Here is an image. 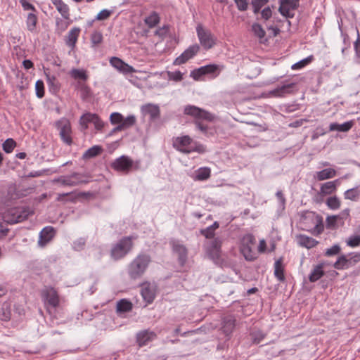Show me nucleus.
I'll return each mask as SVG.
<instances>
[{"instance_id":"obj_1","label":"nucleus","mask_w":360,"mask_h":360,"mask_svg":"<svg viewBox=\"0 0 360 360\" xmlns=\"http://www.w3.org/2000/svg\"><path fill=\"white\" fill-rule=\"evenodd\" d=\"M172 146L177 151L184 154L198 153L200 154L206 152V147L200 142L194 141L188 135H183L172 139Z\"/></svg>"},{"instance_id":"obj_42","label":"nucleus","mask_w":360,"mask_h":360,"mask_svg":"<svg viewBox=\"0 0 360 360\" xmlns=\"http://www.w3.org/2000/svg\"><path fill=\"white\" fill-rule=\"evenodd\" d=\"M314 59V57L313 55H310L307 56V58L300 60V61L294 63L291 66V69L296 70H300L310 64Z\"/></svg>"},{"instance_id":"obj_39","label":"nucleus","mask_w":360,"mask_h":360,"mask_svg":"<svg viewBox=\"0 0 360 360\" xmlns=\"http://www.w3.org/2000/svg\"><path fill=\"white\" fill-rule=\"evenodd\" d=\"M70 75L74 79H80L84 82L88 79V75L84 69L73 68L70 70Z\"/></svg>"},{"instance_id":"obj_8","label":"nucleus","mask_w":360,"mask_h":360,"mask_svg":"<svg viewBox=\"0 0 360 360\" xmlns=\"http://www.w3.org/2000/svg\"><path fill=\"white\" fill-rule=\"evenodd\" d=\"M207 256L217 265L224 267L231 264V259L228 254L221 249H207Z\"/></svg>"},{"instance_id":"obj_46","label":"nucleus","mask_w":360,"mask_h":360,"mask_svg":"<svg viewBox=\"0 0 360 360\" xmlns=\"http://www.w3.org/2000/svg\"><path fill=\"white\" fill-rule=\"evenodd\" d=\"M326 205L330 210H335L340 208V200L336 195L329 197L326 200Z\"/></svg>"},{"instance_id":"obj_22","label":"nucleus","mask_w":360,"mask_h":360,"mask_svg":"<svg viewBox=\"0 0 360 360\" xmlns=\"http://www.w3.org/2000/svg\"><path fill=\"white\" fill-rule=\"evenodd\" d=\"M236 319L233 316H227L222 321L221 330L226 336L229 335L236 326Z\"/></svg>"},{"instance_id":"obj_7","label":"nucleus","mask_w":360,"mask_h":360,"mask_svg":"<svg viewBox=\"0 0 360 360\" xmlns=\"http://www.w3.org/2000/svg\"><path fill=\"white\" fill-rule=\"evenodd\" d=\"M30 212L27 207H15L9 209L6 213V221L10 224H16L27 219Z\"/></svg>"},{"instance_id":"obj_23","label":"nucleus","mask_w":360,"mask_h":360,"mask_svg":"<svg viewBox=\"0 0 360 360\" xmlns=\"http://www.w3.org/2000/svg\"><path fill=\"white\" fill-rule=\"evenodd\" d=\"M339 184V179L326 182L321 186L320 193L323 195H330L336 191Z\"/></svg>"},{"instance_id":"obj_31","label":"nucleus","mask_w":360,"mask_h":360,"mask_svg":"<svg viewBox=\"0 0 360 360\" xmlns=\"http://www.w3.org/2000/svg\"><path fill=\"white\" fill-rule=\"evenodd\" d=\"M345 200L357 202L360 199V188L359 186L345 191L343 193Z\"/></svg>"},{"instance_id":"obj_61","label":"nucleus","mask_w":360,"mask_h":360,"mask_svg":"<svg viewBox=\"0 0 360 360\" xmlns=\"http://www.w3.org/2000/svg\"><path fill=\"white\" fill-rule=\"evenodd\" d=\"M354 49L355 51V56L358 62L360 63V34L359 31H357V38L354 43Z\"/></svg>"},{"instance_id":"obj_55","label":"nucleus","mask_w":360,"mask_h":360,"mask_svg":"<svg viewBox=\"0 0 360 360\" xmlns=\"http://www.w3.org/2000/svg\"><path fill=\"white\" fill-rule=\"evenodd\" d=\"M169 32V25H164L162 27H160L155 30V34L161 38H164L168 35Z\"/></svg>"},{"instance_id":"obj_33","label":"nucleus","mask_w":360,"mask_h":360,"mask_svg":"<svg viewBox=\"0 0 360 360\" xmlns=\"http://www.w3.org/2000/svg\"><path fill=\"white\" fill-rule=\"evenodd\" d=\"M336 171L333 168H326L316 173L315 178L318 181H323L326 179L333 178L336 176Z\"/></svg>"},{"instance_id":"obj_49","label":"nucleus","mask_w":360,"mask_h":360,"mask_svg":"<svg viewBox=\"0 0 360 360\" xmlns=\"http://www.w3.org/2000/svg\"><path fill=\"white\" fill-rule=\"evenodd\" d=\"M15 141L13 139L8 138L3 143L2 148L6 153H11L15 148Z\"/></svg>"},{"instance_id":"obj_59","label":"nucleus","mask_w":360,"mask_h":360,"mask_svg":"<svg viewBox=\"0 0 360 360\" xmlns=\"http://www.w3.org/2000/svg\"><path fill=\"white\" fill-rule=\"evenodd\" d=\"M200 233L207 239H212L215 236V231L209 226L205 229L200 230Z\"/></svg>"},{"instance_id":"obj_54","label":"nucleus","mask_w":360,"mask_h":360,"mask_svg":"<svg viewBox=\"0 0 360 360\" xmlns=\"http://www.w3.org/2000/svg\"><path fill=\"white\" fill-rule=\"evenodd\" d=\"M167 76L171 81L180 82L183 79V73L179 70L169 71L167 72Z\"/></svg>"},{"instance_id":"obj_13","label":"nucleus","mask_w":360,"mask_h":360,"mask_svg":"<svg viewBox=\"0 0 360 360\" xmlns=\"http://www.w3.org/2000/svg\"><path fill=\"white\" fill-rule=\"evenodd\" d=\"M130 158L127 155H121L116 158L110 165L116 172L128 174L131 171Z\"/></svg>"},{"instance_id":"obj_63","label":"nucleus","mask_w":360,"mask_h":360,"mask_svg":"<svg viewBox=\"0 0 360 360\" xmlns=\"http://www.w3.org/2000/svg\"><path fill=\"white\" fill-rule=\"evenodd\" d=\"M110 120L112 124H117L123 121V116L120 112H112L110 116Z\"/></svg>"},{"instance_id":"obj_60","label":"nucleus","mask_w":360,"mask_h":360,"mask_svg":"<svg viewBox=\"0 0 360 360\" xmlns=\"http://www.w3.org/2000/svg\"><path fill=\"white\" fill-rule=\"evenodd\" d=\"M300 109V105L296 103L284 104L283 110L285 112H292Z\"/></svg>"},{"instance_id":"obj_25","label":"nucleus","mask_w":360,"mask_h":360,"mask_svg":"<svg viewBox=\"0 0 360 360\" xmlns=\"http://www.w3.org/2000/svg\"><path fill=\"white\" fill-rule=\"evenodd\" d=\"M195 127L200 130L202 134L207 137H212L217 134L216 127L214 126H209L206 124H204L202 122L197 121L195 122Z\"/></svg>"},{"instance_id":"obj_35","label":"nucleus","mask_w":360,"mask_h":360,"mask_svg":"<svg viewBox=\"0 0 360 360\" xmlns=\"http://www.w3.org/2000/svg\"><path fill=\"white\" fill-rule=\"evenodd\" d=\"M116 308L117 311L119 313L129 312L131 311L133 304L130 301L126 299H122L117 302Z\"/></svg>"},{"instance_id":"obj_64","label":"nucleus","mask_w":360,"mask_h":360,"mask_svg":"<svg viewBox=\"0 0 360 360\" xmlns=\"http://www.w3.org/2000/svg\"><path fill=\"white\" fill-rule=\"evenodd\" d=\"M65 20H63L60 18L56 19V28L60 32L65 31L69 26V24H70L69 22H67Z\"/></svg>"},{"instance_id":"obj_19","label":"nucleus","mask_w":360,"mask_h":360,"mask_svg":"<svg viewBox=\"0 0 360 360\" xmlns=\"http://www.w3.org/2000/svg\"><path fill=\"white\" fill-rule=\"evenodd\" d=\"M81 30L79 27H74L68 32L65 38V44L68 46L73 49L77 41Z\"/></svg>"},{"instance_id":"obj_15","label":"nucleus","mask_w":360,"mask_h":360,"mask_svg":"<svg viewBox=\"0 0 360 360\" xmlns=\"http://www.w3.org/2000/svg\"><path fill=\"white\" fill-rule=\"evenodd\" d=\"M157 338V334L149 329L139 331L136 335V342L141 347L147 345Z\"/></svg>"},{"instance_id":"obj_53","label":"nucleus","mask_w":360,"mask_h":360,"mask_svg":"<svg viewBox=\"0 0 360 360\" xmlns=\"http://www.w3.org/2000/svg\"><path fill=\"white\" fill-rule=\"evenodd\" d=\"M190 76L195 81L201 80L202 77L205 76L203 67L201 66L197 69H194L191 72Z\"/></svg>"},{"instance_id":"obj_41","label":"nucleus","mask_w":360,"mask_h":360,"mask_svg":"<svg viewBox=\"0 0 360 360\" xmlns=\"http://www.w3.org/2000/svg\"><path fill=\"white\" fill-rule=\"evenodd\" d=\"M240 242L243 248H252L256 244V239L252 233H247L242 237Z\"/></svg>"},{"instance_id":"obj_56","label":"nucleus","mask_w":360,"mask_h":360,"mask_svg":"<svg viewBox=\"0 0 360 360\" xmlns=\"http://www.w3.org/2000/svg\"><path fill=\"white\" fill-rule=\"evenodd\" d=\"M269 0H252V5L253 8V12L257 13L261 10L262 7L265 5Z\"/></svg>"},{"instance_id":"obj_37","label":"nucleus","mask_w":360,"mask_h":360,"mask_svg":"<svg viewBox=\"0 0 360 360\" xmlns=\"http://www.w3.org/2000/svg\"><path fill=\"white\" fill-rule=\"evenodd\" d=\"M37 12H31L30 13L26 19V25L27 30L30 32H34L36 30L37 23Z\"/></svg>"},{"instance_id":"obj_32","label":"nucleus","mask_w":360,"mask_h":360,"mask_svg":"<svg viewBox=\"0 0 360 360\" xmlns=\"http://www.w3.org/2000/svg\"><path fill=\"white\" fill-rule=\"evenodd\" d=\"M160 16L156 11H152L144 18V22L148 28L152 29L159 24Z\"/></svg>"},{"instance_id":"obj_62","label":"nucleus","mask_w":360,"mask_h":360,"mask_svg":"<svg viewBox=\"0 0 360 360\" xmlns=\"http://www.w3.org/2000/svg\"><path fill=\"white\" fill-rule=\"evenodd\" d=\"M347 245L351 247H356L360 245V236H351L347 240Z\"/></svg>"},{"instance_id":"obj_24","label":"nucleus","mask_w":360,"mask_h":360,"mask_svg":"<svg viewBox=\"0 0 360 360\" xmlns=\"http://www.w3.org/2000/svg\"><path fill=\"white\" fill-rule=\"evenodd\" d=\"M46 82L49 91L53 94H56L60 89V84L57 77L54 75H51L49 72H46Z\"/></svg>"},{"instance_id":"obj_40","label":"nucleus","mask_w":360,"mask_h":360,"mask_svg":"<svg viewBox=\"0 0 360 360\" xmlns=\"http://www.w3.org/2000/svg\"><path fill=\"white\" fill-rule=\"evenodd\" d=\"M299 244L304 248H313L317 245V241L311 237L300 235L299 237Z\"/></svg>"},{"instance_id":"obj_43","label":"nucleus","mask_w":360,"mask_h":360,"mask_svg":"<svg viewBox=\"0 0 360 360\" xmlns=\"http://www.w3.org/2000/svg\"><path fill=\"white\" fill-rule=\"evenodd\" d=\"M135 236H125L121 238L114 248H131Z\"/></svg>"},{"instance_id":"obj_52","label":"nucleus","mask_w":360,"mask_h":360,"mask_svg":"<svg viewBox=\"0 0 360 360\" xmlns=\"http://www.w3.org/2000/svg\"><path fill=\"white\" fill-rule=\"evenodd\" d=\"M35 91L36 96L39 98H41L44 96V84L41 79H39L35 83Z\"/></svg>"},{"instance_id":"obj_47","label":"nucleus","mask_w":360,"mask_h":360,"mask_svg":"<svg viewBox=\"0 0 360 360\" xmlns=\"http://www.w3.org/2000/svg\"><path fill=\"white\" fill-rule=\"evenodd\" d=\"M103 34L101 32L94 31L91 34V43L93 47L98 46L103 41Z\"/></svg>"},{"instance_id":"obj_51","label":"nucleus","mask_w":360,"mask_h":360,"mask_svg":"<svg viewBox=\"0 0 360 360\" xmlns=\"http://www.w3.org/2000/svg\"><path fill=\"white\" fill-rule=\"evenodd\" d=\"M175 254L178 256L179 264L183 266L187 258V249H174Z\"/></svg>"},{"instance_id":"obj_57","label":"nucleus","mask_w":360,"mask_h":360,"mask_svg":"<svg viewBox=\"0 0 360 360\" xmlns=\"http://www.w3.org/2000/svg\"><path fill=\"white\" fill-rule=\"evenodd\" d=\"M136 117L133 115H129L127 117H123V121L122 123L126 129H128L132 126H134L136 124Z\"/></svg>"},{"instance_id":"obj_9","label":"nucleus","mask_w":360,"mask_h":360,"mask_svg":"<svg viewBox=\"0 0 360 360\" xmlns=\"http://www.w3.org/2000/svg\"><path fill=\"white\" fill-rule=\"evenodd\" d=\"M56 127L59 131L61 139L67 145L70 146L72 143L71 136L72 129L70 121L66 118H61L56 122Z\"/></svg>"},{"instance_id":"obj_38","label":"nucleus","mask_w":360,"mask_h":360,"mask_svg":"<svg viewBox=\"0 0 360 360\" xmlns=\"http://www.w3.org/2000/svg\"><path fill=\"white\" fill-rule=\"evenodd\" d=\"M103 152V148L99 145H94L89 148L83 154V158L85 159H90L100 155Z\"/></svg>"},{"instance_id":"obj_16","label":"nucleus","mask_w":360,"mask_h":360,"mask_svg":"<svg viewBox=\"0 0 360 360\" xmlns=\"http://www.w3.org/2000/svg\"><path fill=\"white\" fill-rule=\"evenodd\" d=\"M141 112L144 115H148L150 122L155 121L160 117V110L158 105L148 103L141 106Z\"/></svg>"},{"instance_id":"obj_11","label":"nucleus","mask_w":360,"mask_h":360,"mask_svg":"<svg viewBox=\"0 0 360 360\" xmlns=\"http://www.w3.org/2000/svg\"><path fill=\"white\" fill-rule=\"evenodd\" d=\"M80 124L83 127L84 129L88 128L89 123H93L94 127L96 130H101L105 124L99 117V116L96 113L87 112L84 114L79 120Z\"/></svg>"},{"instance_id":"obj_3","label":"nucleus","mask_w":360,"mask_h":360,"mask_svg":"<svg viewBox=\"0 0 360 360\" xmlns=\"http://www.w3.org/2000/svg\"><path fill=\"white\" fill-rule=\"evenodd\" d=\"M41 296L44 306L49 314L52 309H56L60 305V297L56 290L50 286H46L41 291Z\"/></svg>"},{"instance_id":"obj_18","label":"nucleus","mask_w":360,"mask_h":360,"mask_svg":"<svg viewBox=\"0 0 360 360\" xmlns=\"http://www.w3.org/2000/svg\"><path fill=\"white\" fill-rule=\"evenodd\" d=\"M55 236V231L52 226H46L39 233V245L45 246Z\"/></svg>"},{"instance_id":"obj_34","label":"nucleus","mask_w":360,"mask_h":360,"mask_svg":"<svg viewBox=\"0 0 360 360\" xmlns=\"http://www.w3.org/2000/svg\"><path fill=\"white\" fill-rule=\"evenodd\" d=\"M141 294L143 300L148 304L153 302L155 297L153 289L149 285L142 286Z\"/></svg>"},{"instance_id":"obj_27","label":"nucleus","mask_w":360,"mask_h":360,"mask_svg":"<svg viewBox=\"0 0 360 360\" xmlns=\"http://www.w3.org/2000/svg\"><path fill=\"white\" fill-rule=\"evenodd\" d=\"M266 249H240V253L247 261H254Z\"/></svg>"},{"instance_id":"obj_30","label":"nucleus","mask_w":360,"mask_h":360,"mask_svg":"<svg viewBox=\"0 0 360 360\" xmlns=\"http://www.w3.org/2000/svg\"><path fill=\"white\" fill-rule=\"evenodd\" d=\"M211 176V169L208 167H202L198 168L195 172V175L193 176V179L195 181H205L208 179Z\"/></svg>"},{"instance_id":"obj_6","label":"nucleus","mask_w":360,"mask_h":360,"mask_svg":"<svg viewBox=\"0 0 360 360\" xmlns=\"http://www.w3.org/2000/svg\"><path fill=\"white\" fill-rule=\"evenodd\" d=\"M360 262L359 252H351L348 255H340L336 262L333 264V267L338 270L347 269L354 266Z\"/></svg>"},{"instance_id":"obj_2","label":"nucleus","mask_w":360,"mask_h":360,"mask_svg":"<svg viewBox=\"0 0 360 360\" xmlns=\"http://www.w3.org/2000/svg\"><path fill=\"white\" fill-rule=\"evenodd\" d=\"M150 260V257L144 254L139 255L134 259L128 268V274L130 278L134 280L141 278L146 271Z\"/></svg>"},{"instance_id":"obj_36","label":"nucleus","mask_w":360,"mask_h":360,"mask_svg":"<svg viewBox=\"0 0 360 360\" xmlns=\"http://www.w3.org/2000/svg\"><path fill=\"white\" fill-rule=\"evenodd\" d=\"M11 304L10 302H5L0 310V320L8 321L11 318Z\"/></svg>"},{"instance_id":"obj_50","label":"nucleus","mask_w":360,"mask_h":360,"mask_svg":"<svg viewBox=\"0 0 360 360\" xmlns=\"http://www.w3.org/2000/svg\"><path fill=\"white\" fill-rule=\"evenodd\" d=\"M129 249H111L110 255L115 260L123 258L128 252Z\"/></svg>"},{"instance_id":"obj_14","label":"nucleus","mask_w":360,"mask_h":360,"mask_svg":"<svg viewBox=\"0 0 360 360\" xmlns=\"http://www.w3.org/2000/svg\"><path fill=\"white\" fill-rule=\"evenodd\" d=\"M110 64L119 72L123 75H128L136 72L133 66L129 65L123 60L116 56H113L110 59Z\"/></svg>"},{"instance_id":"obj_4","label":"nucleus","mask_w":360,"mask_h":360,"mask_svg":"<svg viewBox=\"0 0 360 360\" xmlns=\"http://www.w3.org/2000/svg\"><path fill=\"white\" fill-rule=\"evenodd\" d=\"M196 34L200 44L204 50H210L216 45L217 37L210 30L204 28L202 25L196 26Z\"/></svg>"},{"instance_id":"obj_17","label":"nucleus","mask_w":360,"mask_h":360,"mask_svg":"<svg viewBox=\"0 0 360 360\" xmlns=\"http://www.w3.org/2000/svg\"><path fill=\"white\" fill-rule=\"evenodd\" d=\"M328 265L326 262H321L317 265L314 266L310 274L309 275V280L311 283L316 282L321 277L325 275L324 268Z\"/></svg>"},{"instance_id":"obj_29","label":"nucleus","mask_w":360,"mask_h":360,"mask_svg":"<svg viewBox=\"0 0 360 360\" xmlns=\"http://www.w3.org/2000/svg\"><path fill=\"white\" fill-rule=\"evenodd\" d=\"M354 125L352 120L345 122L342 124L333 122L329 126V131H338L342 132H347L349 131Z\"/></svg>"},{"instance_id":"obj_44","label":"nucleus","mask_w":360,"mask_h":360,"mask_svg":"<svg viewBox=\"0 0 360 360\" xmlns=\"http://www.w3.org/2000/svg\"><path fill=\"white\" fill-rule=\"evenodd\" d=\"M72 176L74 177L72 180L77 183V186L89 182V176L86 174L75 172L72 173Z\"/></svg>"},{"instance_id":"obj_48","label":"nucleus","mask_w":360,"mask_h":360,"mask_svg":"<svg viewBox=\"0 0 360 360\" xmlns=\"http://www.w3.org/2000/svg\"><path fill=\"white\" fill-rule=\"evenodd\" d=\"M72 178L74 179V177L72 176V174L66 175V176H61L60 177H59L57 181L63 186H77V183H75L72 180Z\"/></svg>"},{"instance_id":"obj_45","label":"nucleus","mask_w":360,"mask_h":360,"mask_svg":"<svg viewBox=\"0 0 360 360\" xmlns=\"http://www.w3.org/2000/svg\"><path fill=\"white\" fill-rule=\"evenodd\" d=\"M252 30L254 33V34L261 41L262 39H264L266 36V32L263 29L261 25L258 23H254L252 25Z\"/></svg>"},{"instance_id":"obj_5","label":"nucleus","mask_w":360,"mask_h":360,"mask_svg":"<svg viewBox=\"0 0 360 360\" xmlns=\"http://www.w3.org/2000/svg\"><path fill=\"white\" fill-rule=\"evenodd\" d=\"M184 112V114L194 118L195 125L197 121L202 122L203 120H205L212 122L214 119V116L212 113L195 105H188L186 106Z\"/></svg>"},{"instance_id":"obj_21","label":"nucleus","mask_w":360,"mask_h":360,"mask_svg":"<svg viewBox=\"0 0 360 360\" xmlns=\"http://www.w3.org/2000/svg\"><path fill=\"white\" fill-rule=\"evenodd\" d=\"M283 261V257H280L274 263V276L281 282H283L285 280Z\"/></svg>"},{"instance_id":"obj_26","label":"nucleus","mask_w":360,"mask_h":360,"mask_svg":"<svg viewBox=\"0 0 360 360\" xmlns=\"http://www.w3.org/2000/svg\"><path fill=\"white\" fill-rule=\"evenodd\" d=\"M76 89L79 91L80 98L83 101H88L93 97V92L91 88L84 83L78 82L76 84Z\"/></svg>"},{"instance_id":"obj_12","label":"nucleus","mask_w":360,"mask_h":360,"mask_svg":"<svg viewBox=\"0 0 360 360\" xmlns=\"http://www.w3.org/2000/svg\"><path fill=\"white\" fill-rule=\"evenodd\" d=\"M200 51V46L197 44L189 46L179 56L175 58L173 62L174 65H181L193 58Z\"/></svg>"},{"instance_id":"obj_28","label":"nucleus","mask_w":360,"mask_h":360,"mask_svg":"<svg viewBox=\"0 0 360 360\" xmlns=\"http://www.w3.org/2000/svg\"><path fill=\"white\" fill-rule=\"evenodd\" d=\"M205 72V75H210V77L214 79L218 77L224 68L223 65L217 64H209L202 66Z\"/></svg>"},{"instance_id":"obj_10","label":"nucleus","mask_w":360,"mask_h":360,"mask_svg":"<svg viewBox=\"0 0 360 360\" xmlns=\"http://www.w3.org/2000/svg\"><path fill=\"white\" fill-rule=\"evenodd\" d=\"M295 87L296 83L285 81L281 86H278L269 91V94L271 97L284 98L295 93L297 91Z\"/></svg>"},{"instance_id":"obj_58","label":"nucleus","mask_w":360,"mask_h":360,"mask_svg":"<svg viewBox=\"0 0 360 360\" xmlns=\"http://www.w3.org/2000/svg\"><path fill=\"white\" fill-rule=\"evenodd\" d=\"M278 10L280 13L286 18H292L294 15V14L292 13V9L286 6L280 4Z\"/></svg>"},{"instance_id":"obj_20","label":"nucleus","mask_w":360,"mask_h":360,"mask_svg":"<svg viewBox=\"0 0 360 360\" xmlns=\"http://www.w3.org/2000/svg\"><path fill=\"white\" fill-rule=\"evenodd\" d=\"M52 4L54 5L58 13L62 15L64 20H69L70 14V9L68 4H66L63 0H51Z\"/></svg>"}]
</instances>
